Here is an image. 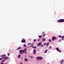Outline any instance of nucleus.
I'll return each instance as SVG.
<instances>
[{"label": "nucleus", "instance_id": "1", "mask_svg": "<svg viewBox=\"0 0 64 64\" xmlns=\"http://www.w3.org/2000/svg\"><path fill=\"white\" fill-rule=\"evenodd\" d=\"M64 19H60L57 21V22H64Z\"/></svg>", "mask_w": 64, "mask_h": 64}, {"label": "nucleus", "instance_id": "2", "mask_svg": "<svg viewBox=\"0 0 64 64\" xmlns=\"http://www.w3.org/2000/svg\"><path fill=\"white\" fill-rule=\"evenodd\" d=\"M8 57L7 56H5L4 58L5 59L4 60H2V63H3V62H4V61H5V60H6L7 59H9V58H8Z\"/></svg>", "mask_w": 64, "mask_h": 64}, {"label": "nucleus", "instance_id": "3", "mask_svg": "<svg viewBox=\"0 0 64 64\" xmlns=\"http://www.w3.org/2000/svg\"><path fill=\"white\" fill-rule=\"evenodd\" d=\"M56 50L58 52H62V51H61L60 50H59V48H56Z\"/></svg>", "mask_w": 64, "mask_h": 64}, {"label": "nucleus", "instance_id": "4", "mask_svg": "<svg viewBox=\"0 0 64 64\" xmlns=\"http://www.w3.org/2000/svg\"><path fill=\"white\" fill-rule=\"evenodd\" d=\"M21 42L22 43H25L26 42V41L24 40V39H23L21 41Z\"/></svg>", "mask_w": 64, "mask_h": 64}, {"label": "nucleus", "instance_id": "5", "mask_svg": "<svg viewBox=\"0 0 64 64\" xmlns=\"http://www.w3.org/2000/svg\"><path fill=\"white\" fill-rule=\"evenodd\" d=\"M36 49H34V50H33V53H34V54H35L36 53Z\"/></svg>", "mask_w": 64, "mask_h": 64}, {"label": "nucleus", "instance_id": "6", "mask_svg": "<svg viewBox=\"0 0 64 64\" xmlns=\"http://www.w3.org/2000/svg\"><path fill=\"white\" fill-rule=\"evenodd\" d=\"M56 38L55 37H53L52 38V41H54V40H56Z\"/></svg>", "mask_w": 64, "mask_h": 64}, {"label": "nucleus", "instance_id": "7", "mask_svg": "<svg viewBox=\"0 0 64 64\" xmlns=\"http://www.w3.org/2000/svg\"><path fill=\"white\" fill-rule=\"evenodd\" d=\"M24 50H23V53H24L25 52L27 51V48H24Z\"/></svg>", "mask_w": 64, "mask_h": 64}, {"label": "nucleus", "instance_id": "8", "mask_svg": "<svg viewBox=\"0 0 64 64\" xmlns=\"http://www.w3.org/2000/svg\"><path fill=\"white\" fill-rule=\"evenodd\" d=\"M64 60L62 59L61 60V62H60V64H62V63H63V62H64Z\"/></svg>", "mask_w": 64, "mask_h": 64}, {"label": "nucleus", "instance_id": "9", "mask_svg": "<svg viewBox=\"0 0 64 64\" xmlns=\"http://www.w3.org/2000/svg\"><path fill=\"white\" fill-rule=\"evenodd\" d=\"M41 44H42V43L41 42L39 43V44H37V46H38L39 45L40 46V45H41Z\"/></svg>", "mask_w": 64, "mask_h": 64}, {"label": "nucleus", "instance_id": "10", "mask_svg": "<svg viewBox=\"0 0 64 64\" xmlns=\"http://www.w3.org/2000/svg\"><path fill=\"white\" fill-rule=\"evenodd\" d=\"M46 40V38H43L42 39V41H44Z\"/></svg>", "mask_w": 64, "mask_h": 64}, {"label": "nucleus", "instance_id": "11", "mask_svg": "<svg viewBox=\"0 0 64 64\" xmlns=\"http://www.w3.org/2000/svg\"><path fill=\"white\" fill-rule=\"evenodd\" d=\"M49 43L48 42H47V44H46V47L47 46H48L49 45Z\"/></svg>", "mask_w": 64, "mask_h": 64}, {"label": "nucleus", "instance_id": "12", "mask_svg": "<svg viewBox=\"0 0 64 64\" xmlns=\"http://www.w3.org/2000/svg\"><path fill=\"white\" fill-rule=\"evenodd\" d=\"M32 48H34V49H36L37 47L35 46H33L32 47Z\"/></svg>", "mask_w": 64, "mask_h": 64}, {"label": "nucleus", "instance_id": "13", "mask_svg": "<svg viewBox=\"0 0 64 64\" xmlns=\"http://www.w3.org/2000/svg\"><path fill=\"white\" fill-rule=\"evenodd\" d=\"M24 60L25 61H28V60L27 59V58H25L24 59Z\"/></svg>", "mask_w": 64, "mask_h": 64}, {"label": "nucleus", "instance_id": "14", "mask_svg": "<svg viewBox=\"0 0 64 64\" xmlns=\"http://www.w3.org/2000/svg\"><path fill=\"white\" fill-rule=\"evenodd\" d=\"M20 49H21V47H20L19 48H17L16 49L17 50H19Z\"/></svg>", "mask_w": 64, "mask_h": 64}, {"label": "nucleus", "instance_id": "15", "mask_svg": "<svg viewBox=\"0 0 64 64\" xmlns=\"http://www.w3.org/2000/svg\"><path fill=\"white\" fill-rule=\"evenodd\" d=\"M42 59H43V58H42V57H40V58H39L40 60H42Z\"/></svg>", "mask_w": 64, "mask_h": 64}, {"label": "nucleus", "instance_id": "16", "mask_svg": "<svg viewBox=\"0 0 64 64\" xmlns=\"http://www.w3.org/2000/svg\"><path fill=\"white\" fill-rule=\"evenodd\" d=\"M40 58V57L39 56H38L37 57V60H38V59H39Z\"/></svg>", "mask_w": 64, "mask_h": 64}, {"label": "nucleus", "instance_id": "17", "mask_svg": "<svg viewBox=\"0 0 64 64\" xmlns=\"http://www.w3.org/2000/svg\"><path fill=\"white\" fill-rule=\"evenodd\" d=\"M48 51V50H45V51L44 52L45 53H46L47 52V51Z\"/></svg>", "mask_w": 64, "mask_h": 64}, {"label": "nucleus", "instance_id": "18", "mask_svg": "<svg viewBox=\"0 0 64 64\" xmlns=\"http://www.w3.org/2000/svg\"><path fill=\"white\" fill-rule=\"evenodd\" d=\"M38 36L39 37V38H42V36Z\"/></svg>", "mask_w": 64, "mask_h": 64}, {"label": "nucleus", "instance_id": "19", "mask_svg": "<svg viewBox=\"0 0 64 64\" xmlns=\"http://www.w3.org/2000/svg\"><path fill=\"white\" fill-rule=\"evenodd\" d=\"M19 52H23V50H21Z\"/></svg>", "mask_w": 64, "mask_h": 64}, {"label": "nucleus", "instance_id": "20", "mask_svg": "<svg viewBox=\"0 0 64 64\" xmlns=\"http://www.w3.org/2000/svg\"><path fill=\"white\" fill-rule=\"evenodd\" d=\"M21 57V54H19L18 56V58H20Z\"/></svg>", "mask_w": 64, "mask_h": 64}, {"label": "nucleus", "instance_id": "21", "mask_svg": "<svg viewBox=\"0 0 64 64\" xmlns=\"http://www.w3.org/2000/svg\"><path fill=\"white\" fill-rule=\"evenodd\" d=\"M49 48H50V49H51L52 48V46H50Z\"/></svg>", "mask_w": 64, "mask_h": 64}, {"label": "nucleus", "instance_id": "22", "mask_svg": "<svg viewBox=\"0 0 64 64\" xmlns=\"http://www.w3.org/2000/svg\"><path fill=\"white\" fill-rule=\"evenodd\" d=\"M58 37H60V38H62V36H58Z\"/></svg>", "mask_w": 64, "mask_h": 64}, {"label": "nucleus", "instance_id": "23", "mask_svg": "<svg viewBox=\"0 0 64 64\" xmlns=\"http://www.w3.org/2000/svg\"><path fill=\"white\" fill-rule=\"evenodd\" d=\"M48 41L50 42L51 41V39H49L48 40Z\"/></svg>", "mask_w": 64, "mask_h": 64}, {"label": "nucleus", "instance_id": "24", "mask_svg": "<svg viewBox=\"0 0 64 64\" xmlns=\"http://www.w3.org/2000/svg\"><path fill=\"white\" fill-rule=\"evenodd\" d=\"M2 56H6L5 55H3L1 56L0 57H2Z\"/></svg>", "mask_w": 64, "mask_h": 64}, {"label": "nucleus", "instance_id": "25", "mask_svg": "<svg viewBox=\"0 0 64 64\" xmlns=\"http://www.w3.org/2000/svg\"><path fill=\"white\" fill-rule=\"evenodd\" d=\"M46 35V34H43V37H44V36H45V35Z\"/></svg>", "mask_w": 64, "mask_h": 64}, {"label": "nucleus", "instance_id": "26", "mask_svg": "<svg viewBox=\"0 0 64 64\" xmlns=\"http://www.w3.org/2000/svg\"><path fill=\"white\" fill-rule=\"evenodd\" d=\"M61 41H62V40H61L60 39L59 40V42H61Z\"/></svg>", "mask_w": 64, "mask_h": 64}, {"label": "nucleus", "instance_id": "27", "mask_svg": "<svg viewBox=\"0 0 64 64\" xmlns=\"http://www.w3.org/2000/svg\"><path fill=\"white\" fill-rule=\"evenodd\" d=\"M20 54H23V53H22V52H20Z\"/></svg>", "mask_w": 64, "mask_h": 64}, {"label": "nucleus", "instance_id": "28", "mask_svg": "<svg viewBox=\"0 0 64 64\" xmlns=\"http://www.w3.org/2000/svg\"><path fill=\"white\" fill-rule=\"evenodd\" d=\"M30 44L31 45H32V44H31V43H29L28 44V45H30Z\"/></svg>", "mask_w": 64, "mask_h": 64}, {"label": "nucleus", "instance_id": "29", "mask_svg": "<svg viewBox=\"0 0 64 64\" xmlns=\"http://www.w3.org/2000/svg\"><path fill=\"white\" fill-rule=\"evenodd\" d=\"M36 39L34 40V42H36Z\"/></svg>", "mask_w": 64, "mask_h": 64}, {"label": "nucleus", "instance_id": "30", "mask_svg": "<svg viewBox=\"0 0 64 64\" xmlns=\"http://www.w3.org/2000/svg\"><path fill=\"white\" fill-rule=\"evenodd\" d=\"M26 44H24V46L25 47H26Z\"/></svg>", "mask_w": 64, "mask_h": 64}, {"label": "nucleus", "instance_id": "31", "mask_svg": "<svg viewBox=\"0 0 64 64\" xmlns=\"http://www.w3.org/2000/svg\"><path fill=\"white\" fill-rule=\"evenodd\" d=\"M8 56H10V54H9V53H8Z\"/></svg>", "mask_w": 64, "mask_h": 64}, {"label": "nucleus", "instance_id": "32", "mask_svg": "<svg viewBox=\"0 0 64 64\" xmlns=\"http://www.w3.org/2000/svg\"><path fill=\"white\" fill-rule=\"evenodd\" d=\"M46 43H44V45H46Z\"/></svg>", "mask_w": 64, "mask_h": 64}, {"label": "nucleus", "instance_id": "33", "mask_svg": "<svg viewBox=\"0 0 64 64\" xmlns=\"http://www.w3.org/2000/svg\"><path fill=\"white\" fill-rule=\"evenodd\" d=\"M41 47H43V45H42V44L41 45Z\"/></svg>", "mask_w": 64, "mask_h": 64}, {"label": "nucleus", "instance_id": "34", "mask_svg": "<svg viewBox=\"0 0 64 64\" xmlns=\"http://www.w3.org/2000/svg\"><path fill=\"white\" fill-rule=\"evenodd\" d=\"M42 34H44V33H45V32H43L42 33Z\"/></svg>", "mask_w": 64, "mask_h": 64}, {"label": "nucleus", "instance_id": "35", "mask_svg": "<svg viewBox=\"0 0 64 64\" xmlns=\"http://www.w3.org/2000/svg\"><path fill=\"white\" fill-rule=\"evenodd\" d=\"M64 38V36H62V38Z\"/></svg>", "mask_w": 64, "mask_h": 64}, {"label": "nucleus", "instance_id": "36", "mask_svg": "<svg viewBox=\"0 0 64 64\" xmlns=\"http://www.w3.org/2000/svg\"><path fill=\"white\" fill-rule=\"evenodd\" d=\"M62 40H64V39H63V38H62Z\"/></svg>", "mask_w": 64, "mask_h": 64}, {"label": "nucleus", "instance_id": "37", "mask_svg": "<svg viewBox=\"0 0 64 64\" xmlns=\"http://www.w3.org/2000/svg\"><path fill=\"white\" fill-rule=\"evenodd\" d=\"M4 58V56H3L2 58V59H3V58Z\"/></svg>", "mask_w": 64, "mask_h": 64}, {"label": "nucleus", "instance_id": "38", "mask_svg": "<svg viewBox=\"0 0 64 64\" xmlns=\"http://www.w3.org/2000/svg\"><path fill=\"white\" fill-rule=\"evenodd\" d=\"M32 46H29V47H32Z\"/></svg>", "mask_w": 64, "mask_h": 64}, {"label": "nucleus", "instance_id": "39", "mask_svg": "<svg viewBox=\"0 0 64 64\" xmlns=\"http://www.w3.org/2000/svg\"><path fill=\"white\" fill-rule=\"evenodd\" d=\"M2 59V58H0V60H1Z\"/></svg>", "mask_w": 64, "mask_h": 64}, {"label": "nucleus", "instance_id": "40", "mask_svg": "<svg viewBox=\"0 0 64 64\" xmlns=\"http://www.w3.org/2000/svg\"><path fill=\"white\" fill-rule=\"evenodd\" d=\"M26 53H27V52H25V54H26Z\"/></svg>", "mask_w": 64, "mask_h": 64}, {"label": "nucleus", "instance_id": "41", "mask_svg": "<svg viewBox=\"0 0 64 64\" xmlns=\"http://www.w3.org/2000/svg\"><path fill=\"white\" fill-rule=\"evenodd\" d=\"M34 45V44H32V46H33Z\"/></svg>", "mask_w": 64, "mask_h": 64}, {"label": "nucleus", "instance_id": "42", "mask_svg": "<svg viewBox=\"0 0 64 64\" xmlns=\"http://www.w3.org/2000/svg\"><path fill=\"white\" fill-rule=\"evenodd\" d=\"M21 59H23V58H21Z\"/></svg>", "mask_w": 64, "mask_h": 64}, {"label": "nucleus", "instance_id": "43", "mask_svg": "<svg viewBox=\"0 0 64 64\" xmlns=\"http://www.w3.org/2000/svg\"><path fill=\"white\" fill-rule=\"evenodd\" d=\"M31 57V58H33V56H32V57Z\"/></svg>", "mask_w": 64, "mask_h": 64}, {"label": "nucleus", "instance_id": "44", "mask_svg": "<svg viewBox=\"0 0 64 64\" xmlns=\"http://www.w3.org/2000/svg\"><path fill=\"white\" fill-rule=\"evenodd\" d=\"M39 41V40H38V41Z\"/></svg>", "mask_w": 64, "mask_h": 64}, {"label": "nucleus", "instance_id": "45", "mask_svg": "<svg viewBox=\"0 0 64 64\" xmlns=\"http://www.w3.org/2000/svg\"><path fill=\"white\" fill-rule=\"evenodd\" d=\"M48 64H49V63H48Z\"/></svg>", "mask_w": 64, "mask_h": 64}]
</instances>
